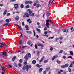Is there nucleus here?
<instances>
[{"label": "nucleus", "mask_w": 74, "mask_h": 74, "mask_svg": "<svg viewBox=\"0 0 74 74\" xmlns=\"http://www.w3.org/2000/svg\"><path fill=\"white\" fill-rule=\"evenodd\" d=\"M28 14L29 15L31 16H34V13H33V12L32 11L28 12Z\"/></svg>", "instance_id": "obj_3"}, {"label": "nucleus", "mask_w": 74, "mask_h": 74, "mask_svg": "<svg viewBox=\"0 0 74 74\" xmlns=\"http://www.w3.org/2000/svg\"><path fill=\"white\" fill-rule=\"evenodd\" d=\"M58 40H59V38H56L55 39L56 41H57Z\"/></svg>", "instance_id": "obj_49"}, {"label": "nucleus", "mask_w": 74, "mask_h": 74, "mask_svg": "<svg viewBox=\"0 0 74 74\" xmlns=\"http://www.w3.org/2000/svg\"><path fill=\"white\" fill-rule=\"evenodd\" d=\"M33 32L34 36H36V33H35V31H34V30H33Z\"/></svg>", "instance_id": "obj_53"}, {"label": "nucleus", "mask_w": 74, "mask_h": 74, "mask_svg": "<svg viewBox=\"0 0 74 74\" xmlns=\"http://www.w3.org/2000/svg\"><path fill=\"white\" fill-rule=\"evenodd\" d=\"M49 23L48 22H46V26L47 28H49Z\"/></svg>", "instance_id": "obj_8"}, {"label": "nucleus", "mask_w": 74, "mask_h": 74, "mask_svg": "<svg viewBox=\"0 0 74 74\" xmlns=\"http://www.w3.org/2000/svg\"><path fill=\"white\" fill-rule=\"evenodd\" d=\"M32 3V1H26L25 2V4H31Z\"/></svg>", "instance_id": "obj_4"}, {"label": "nucleus", "mask_w": 74, "mask_h": 74, "mask_svg": "<svg viewBox=\"0 0 74 74\" xmlns=\"http://www.w3.org/2000/svg\"><path fill=\"white\" fill-rule=\"evenodd\" d=\"M61 68H62V69H63V68H65V65L61 66Z\"/></svg>", "instance_id": "obj_39"}, {"label": "nucleus", "mask_w": 74, "mask_h": 74, "mask_svg": "<svg viewBox=\"0 0 74 74\" xmlns=\"http://www.w3.org/2000/svg\"><path fill=\"white\" fill-rule=\"evenodd\" d=\"M43 73L44 74H46V73H47V71H46V70L45 71H44L43 72Z\"/></svg>", "instance_id": "obj_43"}, {"label": "nucleus", "mask_w": 74, "mask_h": 74, "mask_svg": "<svg viewBox=\"0 0 74 74\" xmlns=\"http://www.w3.org/2000/svg\"><path fill=\"white\" fill-rule=\"evenodd\" d=\"M44 58H45V57L43 56L42 57V58L41 60H39L40 63H41V62H42V60H44Z\"/></svg>", "instance_id": "obj_9"}, {"label": "nucleus", "mask_w": 74, "mask_h": 74, "mask_svg": "<svg viewBox=\"0 0 74 74\" xmlns=\"http://www.w3.org/2000/svg\"><path fill=\"white\" fill-rule=\"evenodd\" d=\"M48 62V60H45V61H44V63H47V62Z\"/></svg>", "instance_id": "obj_25"}, {"label": "nucleus", "mask_w": 74, "mask_h": 74, "mask_svg": "<svg viewBox=\"0 0 74 74\" xmlns=\"http://www.w3.org/2000/svg\"><path fill=\"white\" fill-rule=\"evenodd\" d=\"M27 43L28 44V45H30V41L29 40L28 41Z\"/></svg>", "instance_id": "obj_34"}, {"label": "nucleus", "mask_w": 74, "mask_h": 74, "mask_svg": "<svg viewBox=\"0 0 74 74\" xmlns=\"http://www.w3.org/2000/svg\"><path fill=\"white\" fill-rule=\"evenodd\" d=\"M35 47L36 49H37V48H38V47H37V45L36 44L35 45Z\"/></svg>", "instance_id": "obj_37"}, {"label": "nucleus", "mask_w": 74, "mask_h": 74, "mask_svg": "<svg viewBox=\"0 0 74 74\" xmlns=\"http://www.w3.org/2000/svg\"><path fill=\"white\" fill-rule=\"evenodd\" d=\"M47 33H52V32L49 31H47Z\"/></svg>", "instance_id": "obj_57"}, {"label": "nucleus", "mask_w": 74, "mask_h": 74, "mask_svg": "<svg viewBox=\"0 0 74 74\" xmlns=\"http://www.w3.org/2000/svg\"><path fill=\"white\" fill-rule=\"evenodd\" d=\"M18 66H19V67H21V66H22V64H21L20 63H19L18 64Z\"/></svg>", "instance_id": "obj_46"}, {"label": "nucleus", "mask_w": 74, "mask_h": 74, "mask_svg": "<svg viewBox=\"0 0 74 74\" xmlns=\"http://www.w3.org/2000/svg\"><path fill=\"white\" fill-rule=\"evenodd\" d=\"M53 48L51 47V48L50 49V51H52V50H53Z\"/></svg>", "instance_id": "obj_52"}, {"label": "nucleus", "mask_w": 74, "mask_h": 74, "mask_svg": "<svg viewBox=\"0 0 74 74\" xmlns=\"http://www.w3.org/2000/svg\"><path fill=\"white\" fill-rule=\"evenodd\" d=\"M55 59V56H54L53 57V58L52 59V60H54V59Z\"/></svg>", "instance_id": "obj_38"}, {"label": "nucleus", "mask_w": 74, "mask_h": 74, "mask_svg": "<svg viewBox=\"0 0 74 74\" xmlns=\"http://www.w3.org/2000/svg\"><path fill=\"white\" fill-rule=\"evenodd\" d=\"M29 24H30L31 23H32V21H31V20H30L29 22Z\"/></svg>", "instance_id": "obj_51"}, {"label": "nucleus", "mask_w": 74, "mask_h": 74, "mask_svg": "<svg viewBox=\"0 0 74 74\" xmlns=\"http://www.w3.org/2000/svg\"><path fill=\"white\" fill-rule=\"evenodd\" d=\"M22 25L23 26H25V22L23 21L22 22Z\"/></svg>", "instance_id": "obj_30"}, {"label": "nucleus", "mask_w": 74, "mask_h": 74, "mask_svg": "<svg viewBox=\"0 0 74 74\" xmlns=\"http://www.w3.org/2000/svg\"><path fill=\"white\" fill-rule=\"evenodd\" d=\"M8 66L9 67H10V68H12V66H11V65H10V64H9L8 65Z\"/></svg>", "instance_id": "obj_48"}, {"label": "nucleus", "mask_w": 74, "mask_h": 74, "mask_svg": "<svg viewBox=\"0 0 74 74\" xmlns=\"http://www.w3.org/2000/svg\"><path fill=\"white\" fill-rule=\"evenodd\" d=\"M8 25V23H5L3 25V26H6V25Z\"/></svg>", "instance_id": "obj_42"}, {"label": "nucleus", "mask_w": 74, "mask_h": 74, "mask_svg": "<svg viewBox=\"0 0 74 74\" xmlns=\"http://www.w3.org/2000/svg\"><path fill=\"white\" fill-rule=\"evenodd\" d=\"M50 69V67H48L46 68V70H47V71H48V70H49Z\"/></svg>", "instance_id": "obj_33"}, {"label": "nucleus", "mask_w": 74, "mask_h": 74, "mask_svg": "<svg viewBox=\"0 0 74 74\" xmlns=\"http://www.w3.org/2000/svg\"><path fill=\"white\" fill-rule=\"evenodd\" d=\"M11 15V14L10 13H7L6 14L7 16H10Z\"/></svg>", "instance_id": "obj_45"}, {"label": "nucleus", "mask_w": 74, "mask_h": 74, "mask_svg": "<svg viewBox=\"0 0 74 74\" xmlns=\"http://www.w3.org/2000/svg\"><path fill=\"white\" fill-rule=\"evenodd\" d=\"M68 58H70V59H72V58H72V57L71 56H69V57H68Z\"/></svg>", "instance_id": "obj_59"}, {"label": "nucleus", "mask_w": 74, "mask_h": 74, "mask_svg": "<svg viewBox=\"0 0 74 74\" xmlns=\"http://www.w3.org/2000/svg\"><path fill=\"white\" fill-rule=\"evenodd\" d=\"M37 5V3H34L33 4V6H36Z\"/></svg>", "instance_id": "obj_60"}, {"label": "nucleus", "mask_w": 74, "mask_h": 74, "mask_svg": "<svg viewBox=\"0 0 74 74\" xmlns=\"http://www.w3.org/2000/svg\"><path fill=\"white\" fill-rule=\"evenodd\" d=\"M73 67V64H71L70 66H69V67Z\"/></svg>", "instance_id": "obj_41"}, {"label": "nucleus", "mask_w": 74, "mask_h": 74, "mask_svg": "<svg viewBox=\"0 0 74 74\" xmlns=\"http://www.w3.org/2000/svg\"><path fill=\"white\" fill-rule=\"evenodd\" d=\"M15 59H16V57L15 56H14L12 59V61H14Z\"/></svg>", "instance_id": "obj_16"}, {"label": "nucleus", "mask_w": 74, "mask_h": 74, "mask_svg": "<svg viewBox=\"0 0 74 74\" xmlns=\"http://www.w3.org/2000/svg\"><path fill=\"white\" fill-rule=\"evenodd\" d=\"M70 54L71 55V56H73V52L71 51L70 52Z\"/></svg>", "instance_id": "obj_21"}, {"label": "nucleus", "mask_w": 74, "mask_h": 74, "mask_svg": "<svg viewBox=\"0 0 74 74\" xmlns=\"http://www.w3.org/2000/svg\"><path fill=\"white\" fill-rule=\"evenodd\" d=\"M19 43L21 45H22V40H20L19 41Z\"/></svg>", "instance_id": "obj_29"}, {"label": "nucleus", "mask_w": 74, "mask_h": 74, "mask_svg": "<svg viewBox=\"0 0 74 74\" xmlns=\"http://www.w3.org/2000/svg\"><path fill=\"white\" fill-rule=\"evenodd\" d=\"M26 32L27 33H28L29 34H32V32L30 31H27Z\"/></svg>", "instance_id": "obj_15"}, {"label": "nucleus", "mask_w": 74, "mask_h": 74, "mask_svg": "<svg viewBox=\"0 0 74 74\" xmlns=\"http://www.w3.org/2000/svg\"><path fill=\"white\" fill-rule=\"evenodd\" d=\"M25 28L27 30H29V26L27 25H26L25 26Z\"/></svg>", "instance_id": "obj_17"}, {"label": "nucleus", "mask_w": 74, "mask_h": 74, "mask_svg": "<svg viewBox=\"0 0 74 74\" xmlns=\"http://www.w3.org/2000/svg\"><path fill=\"white\" fill-rule=\"evenodd\" d=\"M28 67H29V69H31V68H32V65H29V66H28Z\"/></svg>", "instance_id": "obj_56"}, {"label": "nucleus", "mask_w": 74, "mask_h": 74, "mask_svg": "<svg viewBox=\"0 0 74 74\" xmlns=\"http://www.w3.org/2000/svg\"><path fill=\"white\" fill-rule=\"evenodd\" d=\"M20 7L21 8H23L24 7V5L23 4H21L20 5Z\"/></svg>", "instance_id": "obj_22"}, {"label": "nucleus", "mask_w": 74, "mask_h": 74, "mask_svg": "<svg viewBox=\"0 0 74 74\" xmlns=\"http://www.w3.org/2000/svg\"><path fill=\"white\" fill-rule=\"evenodd\" d=\"M68 70L69 72H71V69L70 68Z\"/></svg>", "instance_id": "obj_58"}, {"label": "nucleus", "mask_w": 74, "mask_h": 74, "mask_svg": "<svg viewBox=\"0 0 74 74\" xmlns=\"http://www.w3.org/2000/svg\"><path fill=\"white\" fill-rule=\"evenodd\" d=\"M63 50L60 51L59 52L60 53H62L63 52Z\"/></svg>", "instance_id": "obj_55"}, {"label": "nucleus", "mask_w": 74, "mask_h": 74, "mask_svg": "<svg viewBox=\"0 0 74 74\" xmlns=\"http://www.w3.org/2000/svg\"><path fill=\"white\" fill-rule=\"evenodd\" d=\"M6 21L7 23H9V22H10V21L8 19H6Z\"/></svg>", "instance_id": "obj_20"}, {"label": "nucleus", "mask_w": 74, "mask_h": 74, "mask_svg": "<svg viewBox=\"0 0 74 74\" xmlns=\"http://www.w3.org/2000/svg\"><path fill=\"white\" fill-rule=\"evenodd\" d=\"M5 43H4V42H2V44L1 43H0V44H1V46H0V47H3V45H4L5 44Z\"/></svg>", "instance_id": "obj_11"}, {"label": "nucleus", "mask_w": 74, "mask_h": 74, "mask_svg": "<svg viewBox=\"0 0 74 74\" xmlns=\"http://www.w3.org/2000/svg\"><path fill=\"white\" fill-rule=\"evenodd\" d=\"M30 20H31L30 18H29V19H27V22H29V21H30Z\"/></svg>", "instance_id": "obj_44"}, {"label": "nucleus", "mask_w": 74, "mask_h": 74, "mask_svg": "<svg viewBox=\"0 0 74 74\" xmlns=\"http://www.w3.org/2000/svg\"><path fill=\"white\" fill-rule=\"evenodd\" d=\"M1 67L2 70H3V71H5V68H4V67H3L2 66H1Z\"/></svg>", "instance_id": "obj_35"}, {"label": "nucleus", "mask_w": 74, "mask_h": 74, "mask_svg": "<svg viewBox=\"0 0 74 74\" xmlns=\"http://www.w3.org/2000/svg\"><path fill=\"white\" fill-rule=\"evenodd\" d=\"M29 7H30V6H29V5H27L25 6L26 8H29Z\"/></svg>", "instance_id": "obj_31"}, {"label": "nucleus", "mask_w": 74, "mask_h": 74, "mask_svg": "<svg viewBox=\"0 0 74 74\" xmlns=\"http://www.w3.org/2000/svg\"><path fill=\"white\" fill-rule=\"evenodd\" d=\"M44 30H45V31L46 30H48V29H47V27H45L44 29Z\"/></svg>", "instance_id": "obj_47"}, {"label": "nucleus", "mask_w": 74, "mask_h": 74, "mask_svg": "<svg viewBox=\"0 0 74 74\" xmlns=\"http://www.w3.org/2000/svg\"><path fill=\"white\" fill-rule=\"evenodd\" d=\"M65 67H68V66H69V64H66L64 65Z\"/></svg>", "instance_id": "obj_27"}, {"label": "nucleus", "mask_w": 74, "mask_h": 74, "mask_svg": "<svg viewBox=\"0 0 74 74\" xmlns=\"http://www.w3.org/2000/svg\"><path fill=\"white\" fill-rule=\"evenodd\" d=\"M61 74V72L60 71H59L58 72V74Z\"/></svg>", "instance_id": "obj_62"}, {"label": "nucleus", "mask_w": 74, "mask_h": 74, "mask_svg": "<svg viewBox=\"0 0 74 74\" xmlns=\"http://www.w3.org/2000/svg\"><path fill=\"white\" fill-rule=\"evenodd\" d=\"M29 18V15L27 12L25 13L23 16V18Z\"/></svg>", "instance_id": "obj_2"}, {"label": "nucleus", "mask_w": 74, "mask_h": 74, "mask_svg": "<svg viewBox=\"0 0 74 74\" xmlns=\"http://www.w3.org/2000/svg\"><path fill=\"white\" fill-rule=\"evenodd\" d=\"M36 61L35 60H34L32 62V64H36Z\"/></svg>", "instance_id": "obj_18"}, {"label": "nucleus", "mask_w": 74, "mask_h": 74, "mask_svg": "<svg viewBox=\"0 0 74 74\" xmlns=\"http://www.w3.org/2000/svg\"><path fill=\"white\" fill-rule=\"evenodd\" d=\"M38 46H39L40 47H44V45L43 44H41L40 43H38L37 44Z\"/></svg>", "instance_id": "obj_10"}, {"label": "nucleus", "mask_w": 74, "mask_h": 74, "mask_svg": "<svg viewBox=\"0 0 74 74\" xmlns=\"http://www.w3.org/2000/svg\"><path fill=\"white\" fill-rule=\"evenodd\" d=\"M3 54L2 55H4L5 56H7V52H2Z\"/></svg>", "instance_id": "obj_6"}, {"label": "nucleus", "mask_w": 74, "mask_h": 74, "mask_svg": "<svg viewBox=\"0 0 74 74\" xmlns=\"http://www.w3.org/2000/svg\"><path fill=\"white\" fill-rule=\"evenodd\" d=\"M23 70H26V66L24 65V66H23Z\"/></svg>", "instance_id": "obj_24"}, {"label": "nucleus", "mask_w": 74, "mask_h": 74, "mask_svg": "<svg viewBox=\"0 0 74 74\" xmlns=\"http://www.w3.org/2000/svg\"><path fill=\"white\" fill-rule=\"evenodd\" d=\"M36 67H38V68H40V67H41V65H40L39 64H37L36 65Z\"/></svg>", "instance_id": "obj_14"}, {"label": "nucleus", "mask_w": 74, "mask_h": 74, "mask_svg": "<svg viewBox=\"0 0 74 74\" xmlns=\"http://www.w3.org/2000/svg\"><path fill=\"white\" fill-rule=\"evenodd\" d=\"M31 57H32V56H31V54H30V53H28L27 54H26L25 56L24 57V58L25 59V60L26 62H24L23 64H25V65L27 64V60H28L29 58H31Z\"/></svg>", "instance_id": "obj_1"}, {"label": "nucleus", "mask_w": 74, "mask_h": 74, "mask_svg": "<svg viewBox=\"0 0 74 74\" xmlns=\"http://www.w3.org/2000/svg\"><path fill=\"white\" fill-rule=\"evenodd\" d=\"M44 34H45V35H47L48 33V32L46 31L44 32Z\"/></svg>", "instance_id": "obj_36"}, {"label": "nucleus", "mask_w": 74, "mask_h": 74, "mask_svg": "<svg viewBox=\"0 0 74 74\" xmlns=\"http://www.w3.org/2000/svg\"><path fill=\"white\" fill-rule=\"evenodd\" d=\"M16 21H18L19 19V17L18 16H16L15 18Z\"/></svg>", "instance_id": "obj_5"}, {"label": "nucleus", "mask_w": 74, "mask_h": 74, "mask_svg": "<svg viewBox=\"0 0 74 74\" xmlns=\"http://www.w3.org/2000/svg\"><path fill=\"white\" fill-rule=\"evenodd\" d=\"M36 30L37 31H38V32H39V33H40V32H41V31L40 30V29L38 28H37Z\"/></svg>", "instance_id": "obj_28"}, {"label": "nucleus", "mask_w": 74, "mask_h": 74, "mask_svg": "<svg viewBox=\"0 0 74 74\" xmlns=\"http://www.w3.org/2000/svg\"><path fill=\"white\" fill-rule=\"evenodd\" d=\"M19 62L21 63H22V62H23V60L22 59H21L19 60Z\"/></svg>", "instance_id": "obj_23"}, {"label": "nucleus", "mask_w": 74, "mask_h": 74, "mask_svg": "<svg viewBox=\"0 0 74 74\" xmlns=\"http://www.w3.org/2000/svg\"><path fill=\"white\" fill-rule=\"evenodd\" d=\"M47 16H49V13L48 12L47 14Z\"/></svg>", "instance_id": "obj_61"}, {"label": "nucleus", "mask_w": 74, "mask_h": 74, "mask_svg": "<svg viewBox=\"0 0 74 74\" xmlns=\"http://www.w3.org/2000/svg\"><path fill=\"white\" fill-rule=\"evenodd\" d=\"M16 0H11L10 1V2H13V1H15Z\"/></svg>", "instance_id": "obj_50"}, {"label": "nucleus", "mask_w": 74, "mask_h": 74, "mask_svg": "<svg viewBox=\"0 0 74 74\" xmlns=\"http://www.w3.org/2000/svg\"><path fill=\"white\" fill-rule=\"evenodd\" d=\"M14 67H18V65L16 64V63H14Z\"/></svg>", "instance_id": "obj_19"}, {"label": "nucleus", "mask_w": 74, "mask_h": 74, "mask_svg": "<svg viewBox=\"0 0 74 74\" xmlns=\"http://www.w3.org/2000/svg\"><path fill=\"white\" fill-rule=\"evenodd\" d=\"M42 70H43V69L42 68H40L39 69V73H41L42 72Z\"/></svg>", "instance_id": "obj_12"}, {"label": "nucleus", "mask_w": 74, "mask_h": 74, "mask_svg": "<svg viewBox=\"0 0 74 74\" xmlns=\"http://www.w3.org/2000/svg\"><path fill=\"white\" fill-rule=\"evenodd\" d=\"M14 7L15 9H17L18 8V4H14Z\"/></svg>", "instance_id": "obj_7"}, {"label": "nucleus", "mask_w": 74, "mask_h": 74, "mask_svg": "<svg viewBox=\"0 0 74 74\" xmlns=\"http://www.w3.org/2000/svg\"><path fill=\"white\" fill-rule=\"evenodd\" d=\"M63 59H66V57L65 56H63Z\"/></svg>", "instance_id": "obj_63"}, {"label": "nucleus", "mask_w": 74, "mask_h": 74, "mask_svg": "<svg viewBox=\"0 0 74 74\" xmlns=\"http://www.w3.org/2000/svg\"><path fill=\"white\" fill-rule=\"evenodd\" d=\"M49 22L50 23H53V22H52L51 20H50Z\"/></svg>", "instance_id": "obj_54"}, {"label": "nucleus", "mask_w": 74, "mask_h": 74, "mask_svg": "<svg viewBox=\"0 0 74 74\" xmlns=\"http://www.w3.org/2000/svg\"><path fill=\"white\" fill-rule=\"evenodd\" d=\"M26 66L27 69H29V65H26Z\"/></svg>", "instance_id": "obj_32"}, {"label": "nucleus", "mask_w": 74, "mask_h": 74, "mask_svg": "<svg viewBox=\"0 0 74 74\" xmlns=\"http://www.w3.org/2000/svg\"><path fill=\"white\" fill-rule=\"evenodd\" d=\"M50 20H46V22H49Z\"/></svg>", "instance_id": "obj_64"}, {"label": "nucleus", "mask_w": 74, "mask_h": 74, "mask_svg": "<svg viewBox=\"0 0 74 74\" xmlns=\"http://www.w3.org/2000/svg\"><path fill=\"white\" fill-rule=\"evenodd\" d=\"M40 6V4H38L36 5V7L38 8Z\"/></svg>", "instance_id": "obj_40"}, {"label": "nucleus", "mask_w": 74, "mask_h": 74, "mask_svg": "<svg viewBox=\"0 0 74 74\" xmlns=\"http://www.w3.org/2000/svg\"><path fill=\"white\" fill-rule=\"evenodd\" d=\"M7 10H5L3 13V14L4 15H5V14H6V13H7Z\"/></svg>", "instance_id": "obj_13"}, {"label": "nucleus", "mask_w": 74, "mask_h": 74, "mask_svg": "<svg viewBox=\"0 0 74 74\" xmlns=\"http://www.w3.org/2000/svg\"><path fill=\"white\" fill-rule=\"evenodd\" d=\"M18 28L20 30V31L22 30V28H21V26H19L18 25Z\"/></svg>", "instance_id": "obj_26"}]
</instances>
